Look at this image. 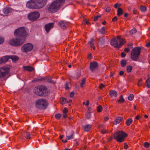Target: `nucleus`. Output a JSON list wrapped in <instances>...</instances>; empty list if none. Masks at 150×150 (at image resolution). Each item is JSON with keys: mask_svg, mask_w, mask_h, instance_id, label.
Here are the masks:
<instances>
[{"mask_svg": "<svg viewBox=\"0 0 150 150\" xmlns=\"http://www.w3.org/2000/svg\"><path fill=\"white\" fill-rule=\"evenodd\" d=\"M125 100L123 98V96L121 95L119 99L118 100V102L119 103H123L124 102Z\"/></svg>", "mask_w": 150, "mask_h": 150, "instance_id": "obj_31", "label": "nucleus"}, {"mask_svg": "<svg viewBox=\"0 0 150 150\" xmlns=\"http://www.w3.org/2000/svg\"><path fill=\"white\" fill-rule=\"evenodd\" d=\"M89 105V100H87L86 101V105L88 106Z\"/></svg>", "mask_w": 150, "mask_h": 150, "instance_id": "obj_63", "label": "nucleus"}, {"mask_svg": "<svg viewBox=\"0 0 150 150\" xmlns=\"http://www.w3.org/2000/svg\"><path fill=\"white\" fill-rule=\"evenodd\" d=\"M10 70L8 67H4L0 68V80H3L8 75Z\"/></svg>", "mask_w": 150, "mask_h": 150, "instance_id": "obj_8", "label": "nucleus"}, {"mask_svg": "<svg viewBox=\"0 0 150 150\" xmlns=\"http://www.w3.org/2000/svg\"><path fill=\"white\" fill-rule=\"evenodd\" d=\"M137 30L136 29L133 28L129 31V33L131 34H133L136 33Z\"/></svg>", "mask_w": 150, "mask_h": 150, "instance_id": "obj_38", "label": "nucleus"}, {"mask_svg": "<svg viewBox=\"0 0 150 150\" xmlns=\"http://www.w3.org/2000/svg\"><path fill=\"white\" fill-rule=\"evenodd\" d=\"M117 20V16H115L112 18V21L113 22H116Z\"/></svg>", "mask_w": 150, "mask_h": 150, "instance_id": "obj_44", "label": "nucleus"}, {"mask_svg": "<svg viewBox=\"0 0 150 150\" xmlns=\"http://www.w3.org/2000/svg\"><path fill=\"white\" fill-rule=\"evenodd\" d=\"M9 58L12 60L15 61L18 60L19 59V58L15 55L10 56H9Z\"/></svg>", "mask_w": 150, "mask_h": 150, "instance_id": "obj_27", "label": "nucleus"}, {"mask_svg": "<svg viewBox=\"0 0 150 150\" xmlns=\"http://www.w3.org/2000/svg\"><path fill=\"white\" fill-rule=\"evenodd\" d=\"M123 118L122 117H118L114 121L113 123L114 125H116L120 123L123 120Z\"/></svg>", "mask_w": 150, "mask_h": 150, "instance_id": "obj_19", "label": "nucleus"}, {"mask_svg": "<svg viewBox=\"0 0 150 150\" xmlns=\"http://www.w3.org/2000/svg\"><path fill=\"white\" fill-rule=\"evenodd\" d=\"M74 92H71V93H70V96L72 98L73 97V96H74Z\"/></svg>", "mask_w": 150, "mask_h": 150, "instance_id": "obj_54", "label": "nucleus"}, {"mask_svg": "<svg viewBox=\"0 0 150 150\" xmlns=\"http://www.w3.org/2000/svg\"><path fill=\"white\" fill-rule=\"evenodd\" d=\"M33 48V45L30 43L25 44L21 47V51L26 52L31 50Z\"/></svg>", "mask_w": 150, "mask_h": 150, "instance_id": "obj_12", "label": "nucleus"}, {"mask_svg": "<svg viewBox=\"0 0 150 150\" xmlns=\"http://www.w3.org/2000/svg\"><path fill=\"white\" fill-rule=\"evenodd\" d=\"M39 9L42 8L46 4L47 0H35Z\"/></svg>", "mask_w": 150, "mask_h": 150, "instance_id": "obj_13", "label": "nucleus"}, {"mask_svg": "<svg viewBox=\"0 0 150 150\" xmlns=\"http://www.w3.org/2000/svg\"><path fill=\"white\" fill-rule=\"evenodd\" d=\"M121 55L122 57H124L126 56L125 54L123 52H121Z\"/></svg>", "mask_w": 150, "mask_h": 150, "instance_id": "obj_51", "label": "nucleus"}, {"mask_svg": "<svg viewBox=\"0 0 150 150\" xmlns=\"http://www.w3.org/2000/svg\"><path fill=\"white\" fill-rule=\"evenodd\" d=\"M47 103L45 100L40 99L38 100L35 103L36 107L40 109L46 106Z\"/></svg>", "mask_w": 150, "mask_h": 150, "instance_id": "obj_9", "label": "nucleus"}, {"mask_svg": "<svg viewBox=\"0 0 150 150\" xmlns=\"http://www.w3.org/2000/svg\"><path fill=\"white\" fill-rule=\"evenodd\" d=\"M146 46L148 47H150V43H147L146 44Z\"/></svg>", "mask_w": 150, "mask_h": 150, "instance_id": "obj_59", "label": "nucleus"}, {"mask_svg": "<svg viewBox=\"0 0 150 150\" xmlns=\"http://www.w3.org/2000/svg\"><path fill=\"white\" fill-rule=\"evenodd\" d=\"M150 81L149 78L147 79L146 81V85L147 88H150Z\"/></svg>", "mask_w": 150, "mask_h": 150, "instance_id": "obj_29", "label": "nucleus"}, {"mask_svg": "<svg viewBox=\"0 0 150 150\" xmlns=\"http://www.w3.org/2000/svg\"><path fill=\"white\" fill-rule=\"evenodd\" d=\"M98 64L95 62H91L90 64V70L92 71L96 69L98 67Z\"/></svg>", "mask_w": 150, "mask_h": 150, "instance_id": "obj_14", "label": "nucleus"}, {"mask_svg": "<svg viewBox=\"0 0 150 150\" xmlns=\"http://www.w3.org/2000/svg\"><path fill=\"white\" fill-rule=\"evenodd\" d=\"M68 110L67 108H65L64 109L63 112V113L66 114L68 112Z\"/></svg>", "mask_w": 150, "mask_h": 150, "instance_id": "obj_42", "label": "nucleus"}, {"mask_svg": "<svg viewBox=\"0 0 150 150\" xmlns=\"http://www.w3.org/2000/svg\"><path fill=\"white\" fill-rule=\"evenodd\" d=\"M140 10L142 12H145L146 11V8L145 6L142 5L140 7Z\"/></svg>", "mask_w": 150, "mask_h": 150, "instance_id": "obj_34", "label": "nucleus"}, {"mask_svg": "<svg viewBox=\"0 0 150 150\" xmlns=\"http://www.w3.org/2000/svg\"><path fill=\"white\" fill-rule=\"evenodd\" d=\"M46 87L43 86H38L35 87L33 92L35 94L40 96H46L47 95Z\"/></svg>", "mask_w": 150, "mask_h": 150, "instance_id": "obj_2", "label": "nucleus"}, {"mask_svg": "<svg viewBox=\"0 0 150 150\" xmlns=\"http://www.w3.org/2000/svg\"><path fill=\"white\" fill-rule=\"evenodd\" d=\"M9 58V56H8L2 57L0 59V64L7 62Z\"/></svg>", "mask_w": 150, "mask_h": 150, "instance_id": "obj_18", "label": "nucleus"}, {"mask_svg": "<svg viewBox=\"0 0 150 150\" xmlns=\"http://www.w3.org/2000/svg\"><path fill=\"white\" fill-rule=\"evenodd\" d=\"M65 0H56L49 6L48 11L50 13H54L57 11L63 6Z\"/></svg>", "mask_w": 150, "mask_h": 150, "instance_id": "obj_1", "label": "nucleus"}, {"mask_svg": "<svg viewBox=\"0 0 150 150\" xmlns=\"http://www.w3.org/2000/svg\"><path fill=\"white\" fill-rule=\"evenodd\" d=\"M123 13V10L121 8H119L117 10V15L120 16Z\"/></svg>", "mask_w": 150, "mask_h": 150, "instance_id": "obj_25", "label": "nucleus"}, {"mask_svg": "<svg viewBox=\"0 0 150 150\" xmlns=\"http://www.w3.org/2000/svg\"><path fill=\"white\" fill-rule=\"evenodd\" d=\"M26 138L28 139H30V133L28 132H24Z\"/></svg>", "mask_w": 150, "mask_h": 150, "instance_id": "obj_32", "label": "nucleus"}, {"mask_svg": "<svg viewBox=\"0 0 150 150\" xmlns=\"http://www.w3.org/2000/svg\"><path fill=\"white\" fill-rule=\"evenodd\" d=\"M28 33L27 32L26 28L24 27H21L16 30L14 33V35L17 37L18 36L21 37V38H23L25 39V38L28 35Z\"/></svg>", "mask_w": 150, "mask_h": 150, "instance_id": "obj_5", "label": "nucleus"}, {"mask_svg": "<svg viewBox=\"0 0 150 150\" xmlns=\"http://www.w3.org/2000/svg\"><path fill=\"white\" fill-rule=\"evenodd\" d=\"M74 136V133L73 131H71L70 132V135L69 136H67L66 139L68 140L71 139H73Z\"/></svg>", "mask_w": 150, "mask_h": 150, "instance_id": "obj_23", "label": "nucleus"}, {"mask_svg": "<svg viewBox=\"0 0 150 150\" xmlns=\"http://www.w3.org/2000/svg\"><path fill=\"white\" fill-rule=\"evenodd\" d=\"M132 69V67L130 65L127 67L126 71L127 72L129 73L131 72Z\"/></svg>", "mask_w": 150, "mask_h": 150, "instance_id": "obj_30", "label": "nucleus"}, {"mask_svg": "<svg viewBox=\"0 0 150 150\" xmlns=\"http://www.w3.org/2000/svg\"><path fill=\"white\" fill-rule=\"evenodd\" d=\"M124 51L127 52H128L129 51V49L127 47L125 49Z\"/></svg>", "mask_w": 150, "mask_h": 150, "instance_id": "obj_52", "label": "nucleus"}, {"mask_svg": "<svg viewBox=\"0 0 150 150\" xmlns=\"http://www.w3.org/2000/svg\"><path fill=\"white\" fill-rule=\"evenodd\" d=\"M106 30V28L103 27L99 30V32L100 33L103 34L105 33V31Z\"/></svg>", "mask_w": 150, "mask_h": 150, "instance_id": "obj_28", "label": "nucleus"}, {"mask_svg": "<svg viewBox=\"0 0 150 150\" xmlns=\"http://www.w3.org/2000/svg\"><path fill=\"white\" fill-rule=\"evenodd\" d=\"M90 44L91 48H92L93 50H95V47L94 46V43Z\"/></svg>", "mask_w": 150, "mask_h": 150, "instance_id": "obj_43", "label": "nucleus"}, {"mask_svg": "<svg viewBox=\"0 0 150 150\" xmlns=\"http://www.w3.org/2000/svg\"><path fill=\"white\" fill-rule=\"evenodd\" d=\"M125 42V39L121 38L120 36L117 37L116 39H113L111 40L110 44L116 48H120L122 47Z\"/></svg>", "mask_w": 150, "mask_h": 150, "instance_id": "obj_3", "label": "nucleus"}, {"mask_svg": "<svg viewBox=\"0 0 150 150\" xmlns=\"http://www.w3.org/2000/svg\"><path fill=\"white\" fill-rule=\"evenodd\" d=\"M100 17L98 16H96L94 18V21H96L98 20V18Z\"/></svg>", "mask_w": 150, "mask_h": 150, "instance_id": "obj_48", "label": "nucleus"}, {"mask_svg": "<svg viewBox=\"0 0 150 150\" xmlns=\"http://www.w3.org/2000/svg\"><path fill=\"white\" fill-rule=\"evenodd\" d=\"M142 79H139L138 80V81L137 83V85L139 86H142Z\"/></svg>", "mask_w": 150, "mask_h": 150, "instance_id": "obj_40", "label": "nucleus"}, {"mask_svg": "<svg viewBox=\"0 0 150 150\" xmlns=\"http://www.w3.org/2000/svg\"><path fill=\"white\" fill-rule=\"evenodd\" d=\"M141 48L139 47H135L133 49L131 54V57L133 61H136L138 58L141 52Z\"/></svg>", "mask_w": 150, "mask_h": 150, "instance_id": "obj_6", "label": "nucleus"}, {"mask_svg": "<svg viewBox=\"0 0 150 150\" xmlns=\"http://www.w3.org/2000/svg\"><path fill=\"white\" fill-rule=\"evenodd\" d=\"M67 101V99L63 97H61L60 99V102L61 104L64 105L65 104Z\"/></svg>", "mask_w": 150, "mask_h": 150, "instance_id": "obj_24", "label": "nucleus"}, {"mask_svg": "<svg viewBox=\"0 0 150 150\" xmlns=\"http://www.w3.org/2000/svg\"><path fill=\"white\" fill-rule=\"evenodd\" d=\"M118 4L116 3L114 5V7L115 8H117V7Z\"/></svg>", "mask_w": 150, "mask_h": 150, "instance_id": "obj_64", "label": "nucleus"}, {"mask_svg": "<svg viewBox=\"0 0 150 150\" xmlns=\"http://www.w3.org/2000/svg\"><path fill=\"white\" fill-rule=\"evenodd\" d=\"M12 9L11 7H7L3 9V11L5 15H8L9 13L12 12Z\"/></svg>", "mask_w": 150, "mask_h": 150, "instance_id": "obj_16", "label": "nucleus"}, {"mask_svg": "<svg viewBox=\"0 0 150 150\" xmlns=\"http://www.w3.org/2000/svg\"><path fill=\"white\" fill-rule=\"evenodd\" d=\"M88 42L90 44L94 43V39L93 38L91 39L90 41H89Z\"/></svg>", "mask_w": 150, "mask_h": 150, "instance_id": "obj_47", "label": "nucleus"}, {"mask_svg": "<svg viewBox=\"0 0 150 150\" xmlns=\"http://www.w3.org/2000/svg\"><path fill=\"white\" fill-rule=\"evenodd\" d=\"M140 118V115H137L135 117V118L137 120H139Z\"/></svg>", "mask_w": 150, "mask_h": 150, "instance_id": "obj_62", "label": "nucleus"}, {"mask_svg": "<svg viewBox=\"0 0 150 150\" xmlns=\"http://www.w3.org/2000/svg\"><path fill=\"white\" fill-rule=\"evenodd\" d=\"M59 26L62 29H65L68 26V23L63 21H61L59 22Z\"/></svg>", "mask_w": 150, "mask_h": 150, "instance_id": "obj_17", "label": "nucleus"}, {"mask_svg": "<svg viewBox=\"0 0 150 150\" xmlns=\"http://www.w3.org/2000/svg\"><path fill=\"white\" fill-rule=\"evenodd\" d=\"M24 70L29 71H32L34 70V68L31 66H23Z\"/></svg>", "mask_w": 150, "mask_h": 150, "instance_id": "obj_21", "label": "nucleus"}, {"mask_svg": "<svg viewBox=\"0 0 150 150\" xmlns=\"http://www.w3.org/2000/svg\"><path fill=\"white\" fill-rule=\"evenodd\" d=\"M109 119V118L108 117H105L104 118V120L105 121H107Z\"/></svg>", "mask_w": 150, "mask_h": 150, "instance_id": "obj_61", "label": "nucleus"}, {"mask_svg": "<svg viewBox=\"0 0 150 150\" xmlns=\"http://www.w3.org/2000/svg\"><path fill=\"white\" fill-rule=\"evenodd\" d=\"M103 110V108L101 105H99L97 107V112H101Z\"/></svg>", "mask_w": 150, "mask_h": 150, "instance_id": "obj_37", "label": "nucleus"}, {"mask_svg": "<svg viewBox=\"0 0 150 150\" xmlns=\"http://www.w3.org/2000/svg\"><path fill=\"white\" fill-rule=\"evenodd\" d=\"M69 87L68 86L67 84V83H66L65 86V89L66 90H67L69 89Z\"/></svg>", "mask_w": 150, "mask_h": 150, "instance_id": "obj_58", "label": "nucleus"}, {"mask_svg": "<svg viewBox=\"0 0 150 150\" xmlns=\"http://www.w3.org/2000/svg\"><path fill=\"white\" fill-rule=\"evenodd\" d=\"M105 87V86L104 85H103V84L101 83L100 84V89H102L104 88Z\"/></svg>", "mask_w": 150, "mask_h": 150, "instance_id": "obj_49", "label": "nucleus"}, {"mask_svg": "<svg viewBox=\"0 0 150 150\" xmlns=\"http://www.w3.org/2000/svg\"><path fill=\"white\" fill-rule=\"evenodd\" d=\"M38 6L35 0H30L26 4L27 7L29 8L39 9Z\"/></svg>", "mask_w": 150, "mask_h": 150, "instance_id": "obj_10", "label": "nucleus"}, {"mask_svg": "<svg viewBox=\"0 0 150 150\" xmlns=\"http://www.w3.org/2000/svg\"><path fill=\"white\" fill-rule=\"evenodd\" d=\"M86 116L88 118H90L91 117V114L89 113H88L86 115Z\"/></svg>", "mask_w": 150, "mask_h": 150, "instance_id": "obj_57", "label": "nucleus"}, {"mask_svg": "<svg viewBox=\"0 0 150 150\" xmlns=\"http://www.w3.org/2000/svg\"><path fill=\"white\" fill-rule=\"evenodd\" d=\"M91 127V125L88 124L84 126L83 128L85 131L88 132L90 130Z\"/></svg>", "mask_w": 150, "mask_h": 150, "instance_id": "obj_22", "label": "nucleus"}, {"mask_svg": "<svg viewBox=\"0 0 150 150\" xmlns=\"http://www.w3.org/2000/svg\"><path fill=\"white\" fill-rule=\"evenodd\" d=\"M149 143L147 142H145L144 144V146L146 148L149 147Z\"/></svg>", "mask_w": 150, "mask_h": 150, "instance_id": "obj_41", "label": "nucleus"}, {"mask_svg": "<svg viewBox=\"0 0 150 150\" xmlns=\"http://www.w3.org/2000/svg\"><path fill=\"white\" fill-rule=\"evenodd\" d=\"M134 98V96L132 94H130L128 98V100H129L131 101L133 100Z\"/></svg>", "mask_w": 150, "mask_h": 150, "instance_id": "obj_36", "label": "nucleus"}, {"mask_svg": "<svg viewBox=\"0 0 150 150\" xmlns=\"http://www.w3.org/2000/svg\"><path fill=\"white\" fill-rule=\"evenodd\" d=\"M92 58V55L91 54H90L88 56V58L89 59H91Z\"/></svg>", "mask_w": 150, "mask_h": 150, "instance_id": "obj_53", "label": "nucleus"}, {"mask_svg": "<svg viewBox=\"0 0 150 150\" xmlns=\"http://www.w3.org/2000/svg\"><path fill=\"white\" fill-rule=\"evenodd\" d=\"M40 14L38 12H34L30 13L28 16V19L31 21H34L39 18Z\"/></svg>", "mask_w": 150, "mask_h": 150, "instance_id": "obj_11", "label": "nucleus"}, {"mask_svg": "<svg viewBox=\"0 0 150 150\" xmlns=\"http://www.w3.org/2000/svg\"><path fill=\"white\" fill-rule=\"evenodd\" d=\"M62 116L61 114L59 113L55 115V117L57 119H59Z\"/></svg>", "mask_w": 150, "mask_h": 150, "instance_id": "obj_39", "label": "nucleus"}, {"mask_svg": "<svg viewBox=\"0 0 150 150\" xmlns=\"http://www.w3.org/2000/svg\"><path fill=\"white\" fill-rule=\"evenodd\" d=\"M101 132L103 134H105L108 132V131L106 130L103 129L101 131Z\"/></svg>", "mask_w": 150, "mask_h": 150, "instance_id": "obj_46", "label": "nucleus"}, {"mask_svg": "<svg viewBox=\"0 0 150 150\" xmlns=\"http://www.w3.org/2000/svg\"><path fill=\"white\" fill-rule=\"evenodd\" d=\"M115 75V73L114 72H112L110 73V76L111 77H113Z\"/></svg>", "mask_w": 150, "mask_h": 150, "instance_id": "obj_60", "label": "nucleus"}, {"mask_svg": "<svg viewBox=\"0 0 150 150\" xmlns=\"http://www.w3.org/2000/svg\"><path fill=\"white\" fill-rule=\"evenodd\" d=\"M25 41V39L23 38L12 39L9 41V43L11 45L17 47L22 45Z\"/></svg>", "mask_w": 150, "mask_h": 150, "instance_id": "obj_7", "label": "nucleus"}, {"mask_svg": "<svg viewBox=\"0 0 150 150\" xmlns=\"http://www.w3.org/2000/svg\"><path fill=\"white\" fill-rule=\"evenodd\" d=\"M127 134L123 131H121L115 133L114 135V139L119 142H121L125 140L127 137Z\"/></svg>", "mask_w": 150, "mask_h": 150, "instance_id": "obj_4", "label": "nucleus"}, {"mask_svg": "<svg viewBox=\"0 0 150 150\" xmlns=\"http://www.w3.org/2000/svg\"><path fill=\"white\" fill-rule=\"evenodd\" d=\"M124 148L126 149H127L128 147V145H127V144L125 143L124 144Z\"/></svg>", "mask_w": 150, "mask_h": 150, "instance_id": "obj_50", "label": "nucleus"}, {"mask_svg": "<svg viewBox=\"0 0 150 150\" xmlns=\"http://www.w3.org/2000/svg\"><path fill=\"white\" fill-rule=\"evenodd\" d=\"M110 7H107L105 10L106 12H109L110 11Z\"/></svg>", "mask_w": 150, "mask_h": 150, "instance_id": "obj_55", "label": "nucleus"}, {"mask_svg": "<svg viewBox=\"0 0 150 150\" xmlns=\"http://www.w3.org/2000/svg\"><path fill=\"white\" fill-rule=\"evenodd\" d=\"M4 38L2 37H0V44H2L4 42Z\"/></svg>", "mask_w": 150, "mask_h": 150, "instance_id": "obj_45", "label": "nucleus"}, {"mask_svg": "<svg viewBox=\"0 0 150 150\" xmlns=\"http://www.w3.org/2000/svg\"><path fill=\"white\" fill-rule=\"evenodd\" d=\"M109 94L110 96L112 97L113 96L116 97L117 95V92L114 90H112L110 91Z\"/></svg>", "mask_w": 150, "mask_h": 150, "instance_id": "obj_20", "label": "nucleus"}, {"mask_svg": "<svg viewBox=\"0 0 150 150\" xmlns=\"http://www.w3.org/2000/svg\"><path fill=\"white\" fill-rule=\"evenodd\" d=\"M133 120L131 118L127 119L126 121V124L127 126L130 125L132 122Z\"/></svg>", "mask_w": 150, "mask_h": 150, "instance_id": "obj_26", "label": "nucleus"}, {"mask_svg": "<svg viewBox=\"0 0 150 150\" xmlns=\"http://www.w3.org/2000/svg\"><path fill=\"white\" fill-rule=\"evenodd\" d=\"M126 61L125 60H122L121 61V66L124 67H125L126 65Z\"/></svg>", "mask_w": 150, "mask_h": 150, "instance_id": "obj_35", "label": "nucleus"}, {"mask_svg": "<svg viewBox=\"0 0 150 150\" xmlns=\"http://www.w3.org/2000/svg\"><path fill=\"white\" fill-rule=\"evenodd\" d=\"M86 79L85 78H83L82 81L80 84V86L81 87H83L85 84Z\"/></svg>", "mask_w": 150, "mask_h": 150, "instance_id": "obj_33", "label": "nucleus"}, {"mask_svg": "<svg viewBox=\"0 0 150 150\" xmlns=\"http://www.w3.org/2000/svg\"><path fill=\"white\" fill-rule=\"evenodd\" d=\"M124 74V72L122 71H120L119 75L120 76H122Z\"/></svg>", "mask_w": 150, "mask_h": 150, "instance_id": "obj_56", "label": "nucleus"}, {"mask_svg": "<svg viewBox=\"0 0 150 150\" xmlns=\"http://www.w3.org/2000/svg\"><path fill=\"white\" fill-rule=\"evenodd\" d=\"M54 23H50L46 25L45 26V29L47 33L49 32L50 29L54 26Z\"/></svg>", "mask_w": 150, "mask_h": 150, "instance_id": "obj_15", "label": "nucleus"}]
</instances>
